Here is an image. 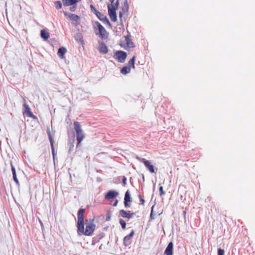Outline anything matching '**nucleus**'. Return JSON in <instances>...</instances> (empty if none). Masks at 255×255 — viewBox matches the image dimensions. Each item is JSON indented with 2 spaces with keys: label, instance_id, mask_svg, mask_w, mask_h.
Segmentation results:
<instances>
[{
  "label": "nucleus",
  "instance_id": "1",
  "mask_svg": "<svg viewBox=\"0 0 255 255\" xmlns=\"http://www.w3.org/2000/svg\"><path fill=\"white\" fill-rule=\"evenodd\" d=\"M77 234L79 236L85 235L91 236L93 235L96 229L95 218L86 219L85 223L77 226Z\"/></svg>",
  "mask_w": 255,
  "mask_h": 255
},
{
  "label": "nucleus",
  "instance_id": "2",
  "mask_svg": "<svg viewBox=\"0 0 255 255\" xmlns=\"http://www.w3.org/2000/svg\"><path fill=\"white\" fill-rule=\"evenodd\" d=\"M74 129L76 133L77 141V147L81 145V143L84 139L85 136L80 123L77 121L74 122Z\"/></svg>",
  "mask_w": 255,
  "mask_h": 255
},
{
  "label": "nucleus",
  "instance_id": "3",
  "mask_svg": "<svg viewBox=\"0 0 255 255\" xmlns=\"http://www.w3.org/2000/svg\"><path fill=\"white\" fill-rule=\"evenodd\" d=\"M119 7V0H117L115 3H111L108 5V13L111 20L113 22L117 21L116 10Z\"/></svg>",
  "mask_w": 255,
  "mask_h": 255
},
{
  "label": "nucleus",
  "instance_id": "4",
  "mask_svg": "<svg viewBox=\"0 0 255 255\" xmlns=\"http://www.w3.org/2000/svg\"><path fill=\"white\" fill-rule=\"evenodd\" d=\"M90 8L91 11L96 14L97 17L104 23L107 24L108 25H111L110 22L108 19L107 18L106 15L102 14L100 11H98L93 5L91 4Z\"/></svg>",
  "mask_w": 255,
  "mask_h": 255
},
{
  "label": "nucleus",
  "instance_id": "5",
  "mask_svg": "<svg viewBox=\"0 0 255 255\" xmlns=\"http://www.w3.org/2000/svg\"><path fill=\"white\" fill-rule=\"evenodd\" d=\"M125 41L126 43L121 42L120 45L121 47H124L126 50H128L130 48L134 47L135 45L133 41L130 39L131 35L129 33L125 36Z\"/></svg>",
  "mask_w": 255,
  "mask_h": 255
},
{
  "label": "nucleus",
  "instance_id": "6",
  "mask_svg": "<svg viewBox=\"0 0 255 255\" xmlns=\"http://www.w3.org/2000/svg\"><path fill=\"white\" fill-rule=\"evenodd\" d=\"M140 162L144 164L146 168L149 170L150 173H155V168L151 163L145 158L137 157L136 158Z\"/></svg>",
  "mask_w": 255,
  "mask_h": 255
},
{
  "label": "nucleus",
  "instance_id": "7",
  "mask_svg": "<svg viewBox=\"0 0 255 255\" xmlns=\"http://www.w3.org/2000/svg\"><path fill=\"white\" fill-rule=\"evenodd\" d=\"M127 56V55L126 52L118 51L114 54V57L119 62L123 63L125 61Z\"/></svg>",
  "mask_w": 255,
  "mask_h": 255
},
{
  "label": "nucleus",
  "instance_id": "8",
  "mask_svg": "<svg viewBox=\"0 0 255 255\" xmlns=\"http://www.w3.org/2000/svg\"><path fill=\"white\" fill-rule=\"evenodd\" d=\"M96 24L99 30V34L102 38L107 37L108 34L106 29L99 22H96Z\"/></svg>",
  "mask_w": 255,
  "mask_h": 255
},
{
  "label": "nucleus",
  "instance_id": "9",
  "mask_svg": "<svg viewBox=\"0 0 255 255\" xmlns=\"http://www.w3.org/2000/svg\"><path fill=\"white\" fill-rule=\"evenodd\" d=\"M63 13L64 15L69 18L70 20L79 23L80 21V17L78 15L74 13H69L66 11H63Z\"/></svg>",
  "mask_w": 255,
  "mask_h": 255
},
{
  "label": "nucleus",
  "instance_id": "10",
  "mask_svg": "<svg viewBox=\"0 0 255 255\" xmlns=\"http://www.w3.org/2000/svg\"><path fill=\"white\" fill-rule=\"evenodd\" d=\"M85 212V209H80L78 212L77 217H78V221L77 226L80 225V224H82L84 222V214Z\"/></svg>",
  "mask_w": 255,
  "mask_h": 255
},
{
  "label": "nucleus",
  "instance_id": "11",
  "mask_svg": "<svg viewBox=\"0 0 255 255\" xmlns=\"http://www.w3.org/2000/svg\"><path fill=\"white\" fill-rule=\"evenodd\" d=\"M132 202L129 190H127L125 195L124 205L125 207H129Z\"/></svg>",
  "mask_w": 255,
  "mask_h": 255
},
{
  "label": "nucleus",
  "instance_id": "12",
  "mask_svg": "<svg viewBox=\"0 0 255 255\" xmlns=\"http://www.w3.org/2000/svg\"><path fill=\"white\" fill-rule=\"evenodd\" d=\"M24 109L23 112V114L24 115H26L28 117H30L34 119H36L37 118L31 112L28 105L26 103L24 104Z\"/></svg>",
  "mask_w": 255,
  "mask_h": 255
},
{
  "label": "nucleus",
  "instance_id": "13",
  "mask_svg": "<svg viewBox=\"0 0 255 255\" xmlns=\"http://www.w3.org/2000/svg\"><path fill=\"white\" fill-rule=\"evenodd\" d=\"M118 195L119 193L117 191L115 190H110L107 193L105 198L106 200H110L116 198Z\"/></svg>",
  "mask_w": 255,
  "mask_h": 255
},
{
  "label": "nucleus",
  "instance_id": "14",
  "mask_svg": "<svg viewBox=\"0 0 255 255\" xmlns=\"http://www.w3.org/2000/svg\"><path fill=\"white\" fill-rule=\"evenodd\" d=\"M120 215L123 218L130 219L135 214L134 213H130L129 211H125L121 210L120 211Z\"/></svg>",
  "mask_w": 255,
  "mask_h": 255
},
{
  "label": "nucleus",
  "instance_id": "15",
  "mask_svg": "<svg viewBox=\"0 0 255 255\" xmlns=\"http://www.w3.org/2000/svg\"><path fill=\"white\" fill-rule=\"evenodd\" d=\"M47 134L48 136L50 142V145L51 147L52 152L53 156H54L55 155V150H54V140L52 137V135L51 134L50 130L49 128L47 129Z\"/></svg>",
  "mask_w": 255,
  "mask_h": 255
},
{
  "label": "nucleus",
  "instance_id": "16",
  "mask_svg": "<svg viewBox=\"0 0 255 255\" xmlns=\"http://www.w3.org/2000/svg\"><path fill=\"white\" fill-rule=\"evenodd\" d=\"M173 247L172 242H170L164 252V255H173Z\"/></svg>",
  "mask_w": 255,
  "mask_h": 255
},
{
  "label": "nucleus",
  "instance_id": "17",
  "mask_svg": "<svg viewBox=\"0 0 255 255\" xmlns=\"http://www.w3.org/2000/svg\"><path fill=\"white\" fill-rule=\"evenodd\" d=\"M81 0H62L64 6H70L76 4Z\"/></svg>",
  "mask_w": 255,
  "mask_h": 255
},
{
  "label": "nucleus",
  "instance_id": "18",
  "mask_svg": "<svg viewBox=\"0 0 255 255\" xmlns=\"http://www.w3.org/2000/svg\"><path fill=\"white\" fill-rule=\"evenodd\" d=\"M67 49L64 47H60L58 51L57 55L61 59L64 58V55L66 53Z\"/></svg>",
  "mask_w": 255,
  "mask_h": 255
},
{
  "label": "nucleus",
  "instance_id": "19",
  "mask_svg": "<svg viewBox=\"0 0 255 255\" xmlns=\"http://www.w3.org/2000/svg\"><path fill=\"white\" fill-rule=\"evenodd\" d=\"M40 35L41 37L45 40H47L50 36L49 33L47 32L45 29H42L41 30Z\"/></svg>",
  "mask_w": 255,
  "mask_h": 255
},
{
  "label": "nucleus",
  "instance_id": "20",
  "mask_svg": "<svg viewBox=\"0 0 255 255\" xmlns=\"http://www.w3.org/2000/svg\"><path fill=\"white\" fill-rule=\"evenodd\" d=\"M134 231L132 230L131 232L129 234V235L126 236L124 238V243L126 244L127 243H128V241L131 239L134 234Z\"/></svg>",
  "mask_w": 255,
  "mask_h": 255
},
{
  "label": "nucleus",
  "instance_id": "21",
  "mask_svg": "<svg viewBox=\"0 0 255 255\" xmlns=\"http://www.w3.org/2000/svg\"><path fill=\"white\" fill-rule=\"evenodd\" d=\"M130 68L128 66H124L121 70V73H122L124 75H126L128 73H130Z\"/></svg>",
  "mask_w": 255,
  "mask_h": 255
},
{
  "label": "nucleus",
  "instance_id": "22",
  "mask_svg": "<svg viewBox=\"0 0 255 255\" xmlns=\"http://www.w3.org/2000/svg\"><path fill=\"white\" fill-rule=\"evenodd\" d=\"M136 57L133 56L131 59H130L128 61V66L130 68L132 67V68H134V62L135 60Z\"/></svg>",
  "mask_w": 255,
  "mask_h": 255
},
{
  "label": "nucleus",
  "instance_id": "23",
  "mask_svg": "<svg viewBox=\"0 0 255 255\" xmlns=\"http://www.w3.org/2000/svg\"><path fill=\"white\" fill-rule=\"evenodd\" d=\"M99 51L100 52L106 54L108 52V49L107 46L105 45L102 46L99 49Z\"/></svg>",
  "mask_w": 255,
  "mask_h": 255
},
{
  "label": "nucleus",
  "instance_id": "24",
  "mask_svg": "<svg viewBox=\"0 0 255 255\" xmlns=\"http://www.w3.org/2000/svg\"><path fill=\"white\" fill-rule=\"evenodd\" d=\"M11 170H12V175H13V179L14 181V182H16V170H15L14 167L13 166L12 163H11Z\"/></svg>",
  "mask_w": 255,
  "mask_h": 255
},
{
  "label": "nucleus",
  "instance_id": "25",
  "mask_svg": "<svg viewBox=\"0 0 255 255\" xmlns=\"http://www.w3.org/2000/svg\"><path fill=\"white\" fill-rule=\"evenodd\" d=\"M128 1L126 0L124 2V6L123 8V12H124V13L127 12L128 11Z\"/></svg>",
  "mask_w": 255,
  "mask_h": 255
},
{
  "label": "nucleus",
  "instance_id": "26",
  "mask_svg": "<svg viewBox=\"0 0 255 255\" xmlns=\"http://www.w3.org/2000/svg\"><path fill=\"white\" fill-rule=\"evenodd\" d=\"M55 4L57 9H59L62 7V3L60 1H56L55 2Z\"/></svg>",
  "mask_w": 255,
  "mask_h": 255
},
{
  "label": "nucleus",
  "instance_id": "27",
  "mask_svg": "<svg viewBox=\"0 0 255 255\" xmlns=\"http://www.w3.org/2000/svg\"><path fill=\"white\" fill-rule=\"evenodd\" d=\"M120 223L123 229H125L126 228V222L123 220V219H120Z\"/></svg>",
  "mask_w": 255,
  "mask_h": 255
},
{
  "label": "nucleus",
  "instance_id": "28",
  "mask_svg": "<svg viewBox=\"0 0 255 255\" xmlns=\"http://www.w3.org/2000/svg\"><path fill=\"white\" fill-rule=\"evenodd\" d=\"M225 251L223 249H219L218 250V255H224Z\"/></svg>",
  "mask_w": 255,
  "mask_h": 255
},
{
  "label": "nucleus",
  "instance_id": "29",
  "mask_svg": "<svg viewBox=\"0 0 255 255\" xmlns=\"http://www.w3.org/2000/svg\"><path fill=\"white\" fill-rule=\"evenodd\" d=\"M159 192L160 196H162L165 194V192L163 191V188L162 186L159 187Z\"/></svg>",
  "mask_w": 255,
  "mask_h": 255
},
{
  "label": "nucleus",
  "instance_id": "30",
  "mask_svg": "<svg viewBox=\"0 0 255 255\" xmlns=\"http://www.w3.org/2000/svg\"><path fill=\"white\" fill-rule=\"evenodd\" d=\"M76 8H77V6H76V5L74 4V5H73L72 6L70 7L69 9L71 11L74 12L75 11Z\"/></svg>",
  "mask_w": 255,
  "mask_h": 255
},
{
  "label": "nucleus",
  "instance_id": "31",
  "mask_svg": "<svg viewBox=\"0 0 255 255\" xmlns=\"http://www.w3.org/2000/svg\"><path fill=\"white\" fill-rule=\"evenodd\" d=\"M138 198H139V199H140V202H141V204L142 205H144V202H145V201H144V200L141 198V195H140V194H139V195H138Z\"/></svg>",
  "mask_w": 255,
  "mask_h": 255
},
{
  "label": "nucleus",
  "instance_id": "32",
  "mask_svg": "<svg viewBox=\"0 0 255 255\" xmlns=\"http://www.w3.org/2000/svg\"><path fill=\"white\" fill-rule=\"evenodd\" d=\"M118 203V200H116L115 202V203L113 204V206L116 207L117 206V204Z\"/></svg>",
  "mask_w": 255,
  "mask_h": 255
},
{
  "label": "nucleus",
  "instance_id": "33",
  "mask_svg": "<svg viewBox=\"0 0 255 255\" xmlns=\"http://www.w3.org/2000/svg\"><path fill=\"white\" fill-rule=\"evenodd\" d=\"M126 181H127V179L125 177H124V179H123V183L124 184H126Z\"/></svg>",
  "mask_w": 255,
  "mask_h": 255
},
{
  "label": "nucleus",
  "instance_id": "34",
  "mask_svg": "<svg viewBox=\"0 0 255 255\" xmlns=\"http://www.w3.org/2000/svg\"><path fill=\"white\" fill-rule=\"evenodd\" d=\"M110 219V215H107V219H106V220H107V221H108V220H109Z\"/></svg>",
  "mask_w": 255,
  "mask_h": 255
},
{
  "label": "nucleus",
  "instance_id": "35",
  "mask_svg": "<svg viewBox=\"0 0 255 255\" xmlns=\"http://www.w3.org/2000/svg\"><path fill=\"white\" fill-rule=\"evenodd\" d=\"M115 0H110V1H111V3H115L116 1H115Z\"/></svg>",
  "mask_w": 255,
  "mask_h": 255
},
{
  "label": "nucleus",
  "instance_id": "36",
  "mask_svg": "<svg viewBox=\"0 0 255 255\" xmlns=\"http://www.w3.org/2000/svg\"><path fill=\"white\" fill-rule=\"evenodd\" d=\"M122 14H123V12L120 11V17H121L122 16Z\"/></svg>",
  "mask_w": 255,
  "mask_h": 255
},
{
  "label": "nucleus",
  "instance_id": "37",
  "mask_svg": "<svg viewBox=\"0 0 255 255\" xmlns=\"http://www.w3.org/2000/svg\"><path fill=\"white\" fill-rule=\"evenodd\" d=\"M13 199L15 201H16L14 197H13Z\"/></svg>",
  "mask_w": 255,
  "mask_h": 255
}]
</instances>
